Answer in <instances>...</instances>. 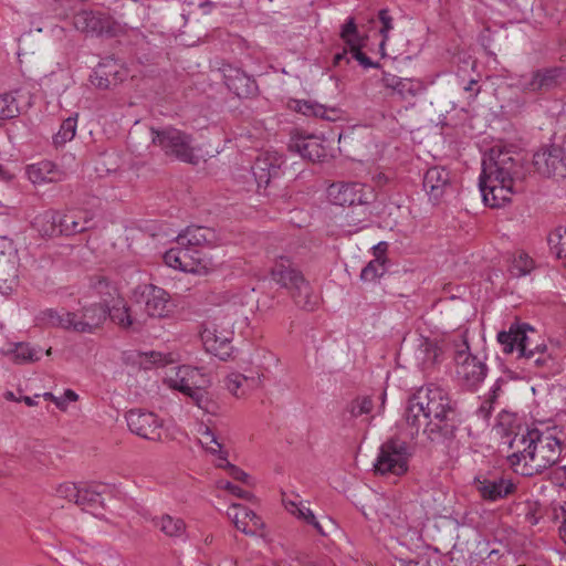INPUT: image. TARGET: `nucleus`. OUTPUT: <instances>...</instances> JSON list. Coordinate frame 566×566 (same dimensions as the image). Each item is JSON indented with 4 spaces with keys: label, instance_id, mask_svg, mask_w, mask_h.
Listing matches in <instances>:
<instances>
[{
    "label": "nucleus",
    "instance_id": "1",
    "mask_svg": "<svg viewBox=\"0 0 566 566\" xmlns=\"http://www.w3.org/2000/svg\"><path fill=\"white\" fill-rule=\"evenodd\" d=\"M405 418L411 436L418 434L423 426V433L432 443L453 440L462 423L457 402L434 384L419 388L409 398Z\"/></svg>",
    "mask_w": 566,
    "mask_h": 566
},
{
    "label": "nucleus",
    "instance_id": "2",
    "mask_svg": "<svg viewBox=\"0 0 566 566\" xmlns=\"http://www.w3.org/2000/svg\"><path fill=\"white\" fill-rule=\"evenodd\" d=\"M526 177L520 154L501 147H493L482 161L479 187L483 201L491 208H500L511 201L517 192V184Z\"/></svg>",
    "mask_w": 566,
    "mask_h": 566
},
{
    "label": "nucleus",
    "instance_id": "3",
    "mask_svg": "<svg viewBox=\"0 0 566 566\" xmlns=\"http://www.w3.org/2000/svg\"><path fill=\"white\" fill-rule=\"evenodd\" d=\"M515 443L523 446L509 457V462L514 471L524 476H532L555 464L562 452V442L555 436L554 429L545 431L538 428L527 430Z\"/></svg>",
    "mask_w": 566,
    "mask_h": 566
},
{
    "label": "nucleus",
    "instance_id": "4",
    "mask_svg": "<svg viewBox=\"0 0 566 566\" xmlns=\"http://www.w3.org/2000/svg\"><path fill=\"white\" fill-rule=\"evenodd\" d=\"M165 382L169 388L189 397L198 408L209 409L210 399L206 388L210 384V379L201 368L188 365L179 366L176 368L175 375L168 376Z\"/></svg>",
    "mask_w": 566,
    "mask_h": 566
},
{
    "label": "nucleus",
    "instance_id": "5",
    "mask_svg": "<svg viewBox=\"0 0 566 566\" xmlns=\"http://www.w3.org/2000/svg\"><path fill=\"white\" fill-rule=\"evenodd\" d=\"M151 143L168 157L196 165L198 156L195 154L191 135L175 127L150 128Z\"/></svg>",
    "mask_w": 566,
    "mask_h": 566
},
{
    "label": "nucleus",
    "instance_id": "6",
    "mask_svg": "<svg viewBox=\"0 0 566 566\" xmlns=\"http://www.w3.org/2000/svg\"><path fill=\"white\" fill-rule=\"evenodd\" d=\"M74 28L87 35L115 38L124 32L118 23L107 12L99 10H80L73 15Z\"/></svg>",
    "mask_w": 566,
    "mask_h": 566
},
{
    "label": "nucleus",
    "instance_id": "7",
    "mask_svg": "<svg viewBox=\"0 0 566 566\" xmlns=\"http://www.w3.org/2000/svg\"><path fill=\"white\" fill-rule=\"evenodd\" d=\"M410 450L407 442L391 438L380 447L378 457L374 464L375 472L381 475H402L408 471Z\"/></svg>",
    "mask_w": 566,
    "mask_h": 566
},
{
    "label": "nucleus",
    "instance_id": "8",
    "mask_svg": "<svg viewBox=\"0 0 566 566\" xmlns=\"http://www.w3.org/2000/svg\"><path fill=\"white\" fill-rule=\"evenodd\" d=\"M461 338L462 344L454 355L457 377L463 387L474 390L486 377L488 367L482 359L470 354L464 334H461Z\"/></svg>",
    "mask_w": 566,
    "mask_h": 566
},
{
    "label": "nucleus",
    "instance_id": "9",
    "mask_svg": "<svg viewBox=\"0 0 566 566\" xmlns=\"http://www.w3.org/2000/svg\"><path fill=\"white\" fill-rule=\"evenodd\" d=\"M527 332L535 334L534 328L528 324H521L517 322L511 324L507 331L500 332L497 334V342L502 346L503 353L511 354L514 350H517L520 357L531 360L536 356V353H538L541 348H547L544 344L533 346Z\"/></svg>",
    "mask_w": 566,
    "mask_h": 566
},
{
    "label": "nucleus",
    "instance_id": "10",
    "mask_svg": "<svg viewBox=\"0 0 566 566\" xmlns=\"http://www.w3.org/2000/svg\"><path fill=\"white\" fill-rule=\"evenodd\" d=\"M422 186L433 205L444 202L458 192L455 176L443 166L430 167L423 175Z\"/></svg>",
    "mask_w": 566,
    "mask_h": 566
},
{
    "label": "nucleus",
    "instance_id": "11",
    "mask_svg": "<svg viewBox=\"0 0 566 566\" xmlns=\"http://www.w3.org/2000/svg\"><path fill=\"white\" fill-rule=\"evenodd\" d=\"M327 197L333 205L354 208L360 205H371L376 195L370 187L359 182L338 181L327 188Z\"/></svg>",
    "mask_w": 566,
    "mask_h": 566
},
{
    "label": "nucleus",
    "instance_id": "12",
    "mask_svg": "<svg viewBox=\"0 0 566 566\" xmlns=\"http://www.w3.org/2000/svg\"><path fill=\"white\" fill-rule=\"evenodd\" d=\"M163 259L169 268L189 273H206L212 266L203 250H166Z\"/></svg>",
    "mask_w": 566,
    "mask_h": 566
},
{
    "label": "nucleus",
    "instance_id": "13",
    "mask_svg": "<svg viewBox=\"0 0 566 566\" xmlns=\"http://www.w3.org/2000/svg\"><path fill=\"white\" fill-rule=\"evenodd\" d=\"M533 166L543 177H566V151L556 145L545 146L533 156Z\"/></svg>",
    "mask_w": 566,
    "mask_h": 566
},
{
    "label": "nucleus",
    "instance_id": "14",
    "mask_svg": "<svg viewBox=\"0 0 566 566\" xmlns=\"http://www.w3.org/2000/svg\"><path fill=\"white\" fill-rule=\"evenodd\" d=\"M474 485L481 497L491 502L507 497L516 489L511 479L500 473H480L474 478Z\"/></svg>",
    "mask_w": 566,
    "mask_h": 566
},
{
    "label": "nucleus",
    "instance_id": "15",
    "mask_svg": "<svg viewBox=\"0 0 566 566\" xmlns=\"http://www.w3.org/2000/svg\"><path fill=\"white\" fill-rule=\"evenodd\" d=\"M566 82V69L552 66L536 70L531 77L521 80V87L526 93H546Z\"/></svg>",
    "mask_w": 566,
    "mask_h": 566
},
{
    "label": "nucleus",
    "instance_id": "16",
    "mask_svg": "<svg viewBox=\"0 0 566 566\" xmlns=\"http://www.w3.org/2000/svg\"><path fill=\"white\" fill-rule=\"evenodd\" d=\"M218 71L227 88L239 98H249L256 94L255 80L242 69L230 63H222Z\"/></svg>",
    "mask_w": 566,
    "mask_h": 566
},
{
    "label": "nucleus",
    "instance_id": "17",
    "mask_svg": "<svg viewBox=\"0 0 566 566\" xmlns=\"http://www.w3.org/2000/svg\"><path fill=\"white\" fill-rule=\"evenodd\" d=\"M129 430L140 438L157 441L161 438V420L150 411L132 409L126 413Z\"/></svg>",
    "mask_w": 566,
    "mask_h": 566
},
{
    "label": "nucleus",
    "instance_id": "18",
    "mask_svg": "<svg viewBox=\"0 0 566 566\" xmlns=\"http://www.w3.org/2000/svg\"><path fill=\"white\" fill-rule=\"evenodd\" d=\"M284 163L283 157L276 151H263L254 160L251 170L258 185V189L266 188L272 178H276Z\"/></svg>",
    "mask_w": 566,
    "mask_h": 566
},
{
    "label": "nucleus",
    "instance_id": "19",
    "mask_svg": "<svg viewBox=\"0 0 566 566\" xmlns=\"http://www.w3.org/2000/svg\"><path fill=\"white\" fill-rule=\"evenodd\" d=\"M271 277L286 290H291L295 286L304 287V276L294 266L290 258L284 255L276 256L275 263L271 269Z\"/></svg>",
    "mask_w": 566,
    "mask_h": 566
},
{
    "label": "nucleus",
    "instance_id": "20",
    "mask_svg": "<svg viewBox=\"0 0 566 566\" xmlns=\"http://www.w3.org/2000/svg\"><path fill=\"white\" fill-rule=\"evenodd\" d=\"M107 318V306L105 304H92L84 306L77 317L73 318V332L91 334L98 328Z\"/></svg>",
    "mask_w": 566,
    "mask_h": 566
},
{
    "label": "nucleus",
    "instance_id": "21",
    "mask_svg": "<svg viewBox=\"0 0 566 566\" xmlns=\"http://www.w3.org/2000/svg\"><path fill=\"white\" fill-rule=\"evenodd\" d=\"M227 514L234 526L245 535H256L263 527L262 520L253 511L241 504L232 503Z\"/></svg>",
    "mask_w": 566,
    "mask_h": 566
},
{
    "label": "nucleus",
    "instance_id": "22",
    "mask_svg": "<svg viewBox=\"0 0 566 566\" xmlns=\"http://www.w3.org/2000/svg\"><path fill=\"white\" fill-rule=\"evenodd\" d=\"M144 310L149 317H166L171 311L169 294L161 287L148 285L143 292Z\"/></svg>",
    "mask_w": 566,
    "mask_h": 566
},
{
    "label": "nucleus",
    "instance_id": "23",
    "mask_svg": "<svg viewBox=\"0 0 566 566\" xmlns=\"http://www.w3.org/2000/svg\"><path fill=\"white\" fill-rule=\"evenodd\" d=\"M381 82L386 88H390L405 101H411L424 91V86L419 81L401 78L386 72H384Z\"/></svg>",
    "mask_w": 566,
    "mask_h": 566
},
{
    "label": "nucleus",
    "instance_id": "24",
    "mask_svg": "<svg viewBox=\"0 0 566 566\" xmlns=\"http://www.w3.org/2000/svg\"><path fill=\"white\" fill-rule=\"evenodd\" d=\"M289 150L310 161H319L326 156L325 148L315 136H298L291 139Z\"/></svg>",
    "mask_w": 566,
    "mask_h": 566
},
{
    "label": "nucleus",
    "instance_id": "25",
    "mask_svg": "<svg viewBox=\"0 0 566 566\" xmlns=\"http://www.w3.org/2000/svg\"><path fill=\"white\" fill-rule=\"evenodd\" d=\"M216 239L214 230L206 227L190 226L180 232L175 241L181 248H201L210 245Z\"/></svg>",
    "mask_w": 566,
    "mask_h": 566
},
{
    "label": "nucleus",
    "instance_id": "26",
    "mask_svg": "<svg viewBox=\"0 0 566 566\" xmlns=\"http://www.w3.org/2000/svg\"><path fill=\"white\" fill-rule=\"evenodd\" d=\"M229 335V332L218 334L214 326H207L201 333V339L208 352L224 360L230 356L231 350Z\"/></svg>",
    "mask_w": 566,
    "mask_h": 566
},
{
    "label": "nucleus",
    "instance_id": "27",
    "mask_svg": "<svg viewBox=\"0 0 566 566\" xmlns=\"http://www.w3.org/2000/svg\"><path fill=\"white\" fill-rule=\"evenodd\" d=\"M29 180L34 185L44 182H59L63 180L64 172L61 171L55 164L49 160H42L27 167Z\"/></svg>",
    "mask_w": 566,
    "mask_h": 566
},
{
    "label": "nucleus",
    "instance_id": "28",
    "mask_svg": "<svg viewBox=\"0 0 566 566\" xmlns=\"http://www.w3.org/2000/svg\"><path fill=\"white\" fill-rule=\"evenodd\" d=\"M103 491L102 485H84L80 486L78 497L75 500V504L84 511H94L98 507H103Z\"/></svg>",
    "mask_w": 566,
    "mask_h": 566
},
{
    "label": "nucleus",
    "instance_id": "29",
    "mask_svg": "<svg viewBox=\"0 0 566 566\" xmlns=\"http://www.w3.org/2000/svg\"><path fill=\"white\" fill-rule=\"evenodd\" d=\"M261 384V376L247 377L240 373H232L226 378L227 389L235 397L244 396L249 390L259 387Z\"/></svg>",
    "mask_w": 566,
    "mask_h": 566
},
{
    "label": "nucleus",
    "instance_id": "30",
    "mask_svg": "<svg viewBox=\"0 0 566 566\" xmlns=\"http://www.w3.org/2000/svg\"><path fill=\"white\" fill-rule=\"evenodd\" d=\"M77 317V313L67 311H57L48 308L41 312L40 319L42 324L49 327H59L66 331H73V318Z\"/></svg>",
    "mask_w": 566,
    "mask_h": 566
},
{
    "label": "nucleus",
    "instance_id": "31",
    "mask_svg": "<svg viewBox=\"0 0 566 566\" xmlns=\"http://www.w3.org/2000/svg\"><path fill=\"white\" fill-rule=\"evenodd\" d=\"M107 315L111 319L123 328L139 327L143 321L133 316L130 308L126 306L123 300H117L112 307H107Z\"/></svg>",
    "mask_w": 566,
    "mask_h": 566
},
{
    "label": "nucleus",
    "instance_id": "32",
    "mask_svg": "<svg viewBox=\"0 0 566 566\" xmlns=\"http://www.w3.org/2000/svg\"><path fill=\"white\" fill-rule=\"evenodd\" d=\"M298 495L295 496V500H290L285 495H283L282 502L285 506L286 511L297 517L298 520L304 521L305 523L313 525L314 528L322 535H324L323 528L319 522L316 520L312 510L305 506L301 501H297Z\"/></svg>",
    "mask_w": 566,
    "mask_h": 566
},
{
    "label": "nucleus",
    "instance_id": "33",
    "mask_svg": "<svg viewBox=\"0 0 566 566\" xmlns=\"http://www.w3.org/2000/svg\"><path fill=\"white\" fill-rule=\"evenodd\" d=\"M371 214L370 205H358L348 209L344 216L343 227H347L348 233L356 232L364 228V223L369 220Z\"/></svg>",
    "mask_w": 566,
    "mask_h": 566
},
{
    "label": "nucleus",
    "instance_id": "34",
    "mask_svg": "<svg viewBox=\"0 0 566 566\" xmlns=\"http://www.w3.org/2000/svg\"><path fill=\"white\" fill-rule=\"evenodd\" d=\"M375 258L361 270L360 277L365 282L375 281L381 277L387 271L388 258L387 250H374Z\"/></svg>",
    "mask_w": 566,
    "mask_h": 566
},
{
    "label": "nucleus",
    "instance_id": "35",
    "mask_svg": "<svg viewBox=\"0 0 566 566\" xmlns=\"http://www.w3.org/2000/svg\"><path fill=\"white\" fill-rule=\"evenodd\" d=\"M154 525L159 528L166 536L180 537L186 532L184 520L168 514H164L153 520Z\"/></svg>",
    "mask_w": 566,
    "mask_h": 566
},
{
    "label": "nucleus",
    "instance_id": "36",
    "mask_svg": "<svg viewBox=\"0 0 566 566\" xmlns=\"http://www.w3.org/2000/svg\"><path fill=\"white\" fill-rule=\"evenodd\" d=\"M289 291L295 304L305 311L312 312L318 305V297L313 294L306 280L304 281V287L295 286Z\"/></svg>",
    "mask_w": 566,
    "mask_h": 566
},
{
    "label": "nucleus",
    "instance_id": "37",
    "mask_svg": "<svg viewBox=\"0 0 566 566\" xmlns=\"http://www.w3.org/2000/svg\"><path fill=\"white\" fill-rule=\"evenodd\" d=\"M535 262L525 250H516L512 256L510 272L513 276H524L533 271Z\"/></svg>",
    "mask_w": 566,
    "mask_h": 566
},
{
    "label": "nucleus",
    "instance_id": "38",
    "mask_svg": "<svg viewBox=\"0 0 566 566\" xmlns=\"http://www.w3.org/2000/svg\"><path fill=\"white\" fill-rule=\"evenodd\" d=\"M76 214H72V211L66 213L52 212L50 216V221L54 227L59 228L60 233L65 235H71L78 233Z\"/></svg>",
    "mask_w": 566,
    "mask_h": 566
},
{
    "label": "nucleus",
    "instance_id": "39",
    "mask_svg": "<svg viewBox=\"0 0 566 566\" xmlns=\"http://www.w3.org/2000/svg\"><path fill=\"white\" fill-rule=\"evenodd\" d=\"M199 434V441L202 444V447L206 448L207 451L211 453H218L219 457L227 454V452L222 450V443L219 441L217 434L212 429L205 426L200 428Z\"/></svg>",
    "mask_w": 566,
    "mask_h": 566
},
{
    "label": "nucleus",
    "instance_id": "40",
    "mask_svg": "<svg viewBox=\"0 0 566 566\" xmlns=\"http://www.w3.org/2000/svg\"><path fill=\"white\" fill-rule=\"evenodd\" d=\"M36 348L31 347L28 343H17L11 350L13 360L18 364L33 363L40 359Z\"/></svg>",
    "mask_w": 566,
    "mask_h": 566
},
{
    "label": "nucleus",
    "instance_id": "41",
    "mask_svg": "<svg viewBox=\"0 0 566 566\" xmlns=\"http://www.w3.org/2000/svg\"><path fill=\"white\" fill-rule=\"evenodd\" d=\"M20 108L15 97L10 93L0 95V120H7L18 117Z\"/></svg>",
    "mask_w": 566,
    "mask_h": 566
},
{
    "label": "nucleus",
    "instance_id": "42",
    "mask_svg": "<svg viewBox=\"0 0 566 566\" xmlns=\"http://www.w3.org/2000/svg\"><path fill=\"white\" fill-rule=\"evenodd\" d=\"M76 127H77V114L73 117H69V118L64 119L60 127V130L54 136V144L63 145L67 142H71L76 134Z\"/></svg>",
    "mask_w": 566,
    "mask_h": 566
},
{
    "label": "nucleus",
    "instance_id": "43",
    "mask_svg": "<svg viewBox=\"0 0 566 566\" xmlns=\"http://www.w3.org/2000/svg\"><path fill=\"white\" fill-rule=\"evenodd\" d=\"M295 111L305 116L331 118L325 106L310 101H295Z\"/></svg>",
    "mask_w": 566,
    "mask_h": 566
},
{
    "label": "nucleus",
    "instance_id": "44",
    "mask_svg": "<svg viewBox=\"0 0 566 566\" xmlns=\"http://www.w3.org/2000/svg\"><path fill=\"white\" fill-rule=\"evenodd\" d=\"M139 364L144 366V368H150L153 365H166L171 361V359L159 352H149V353H140L139 355Z\"/></svg>",
    "mask_w": 566,
    "mask_h": 566
},
{
    "label": "nucleus",
    "instance_id": "45",
    "mask_svg": "<svg viewBox=\"0 0 566 566\" xmlns=\"http://www.w3.org/2000/svg\"><path fill=\"white\" fill-rule=\"evenodd\" d=\"M497 390H500L499 381L494 384V386L491 389V396L490 398L485 399L481 402L480 407L476 409L478 417L488 420L491 416L492 409H493V402L496 398Z\"/></svg>",
    "mask_w": 566,
    "mask_h": 566
},
{
    "label": "nucleus",
    "instance_id": "46",
    "mask_svg": "<svg viewBox=\"0 0 566 566\" xmlns=\"http://www.w3.org/2000/svg\"><path fill=\"white\" fill-rule=\"evenodd\" d=\"M218 467L220 468H226L229 472V474L234 479V480H238V481H242L247 484L250 483L249 479V474H247L245 472H243L241 469H239L238 467L231 464L228 460H227V454L224 455H220L219 457V463H218Z\"/></svg>",
    "mask_w": 566,
    "mask_h": 566
},
{
    "label": "nucleus",
    "instance_id": "47",
    "mask_svg": "<svg viewBox=\"0 0 566 566\" xmlns=\"http://www.w3.org/2000/svg\"><path fill=\"white\" fill-rule=\"evenodd\" d=\"M373 409V400L369 397H363L350 403L349 411L355 418L369 413Z\"/></svg>",
    "mask_w": 566,
    "mask_h": 566
},
{
    "label": "nucleus",
    "instance_id": "48",
    "mask_svg": "<svg viewBox=\"0 0 566 566\" xmlns=\"http://www.w3.org/2000/svg\"><path fill=\"white\" fill-rule=\"evenodd\" d=\"M217 488L220 490H226L230 494H232L239 499H243V500H248V501H251L253 499V494L251 492L244 491L240 486L234 485L233 483L226 481V480H219L217 482Z\"/></svg>",
    "mask_w": 566,
    "mask_h": 566
},
{
    "label": "nucleus",
    "instance_id": "49",
    "mask_svg": "<svg viewBox=\"0 0 566 566\" xmlns=\"http://www.w3.org/2000/svg\"><path fill=\"white\" fill-rule=\"evenodd\" d=\"M340 36L348 46L358 43L357 27L354 18H349L344 24Z\"/></svg>",
    "mask_w": 566,
    "mask_h": 566
},
{
    "label": "nucleus",
    "instance_id": "50",
    "mask_svg": "<svg viewBox=\"0 0 566 566\" xmlns=\"http://www.w3.org/2000/svg\"><path fill=\"white\" fill-rule=\"evenodd\" d=\"M78 490L80 486H77L74 483L66 482L62 483L56 488V495L61 499H65L70 502H74L78 497Z\"/></svg>",
    "mask_w": 566,
    "mask_h": 566
},
{
    "label": "nucleus",
    "instance_id": "51",
    "mask_svg": "<svg viewBox=\"0 0 566 566\" xmlns=\"http://www.w3.org/2000/svg\"><path fill=\"white\" fill-rule=\"evenodd\" d=\"M547 244L549 248L566 247V227H557L547 235Z\"/></svg>",
    "mask_w": 566,
    "mask_h": 566
},
{
    "label": "nucleus",
    "instance_id": "52",
    "mask_svg": "<svg viewBox=\"0 0 566 566\" xmlns=\"http://www.w3.org/2000/svg\"><path fill=\"white\" fill-rule=\"evenodd\" d=\"M349 52L352 53L353 59L358 61V63L365 67H377L378 63H374L364 52L360 51L359 42L349 46Z\"/></svg>",
    "mask_w": 566,
    "mask_h": 566
},
{
    "label": "nucleus",
    "instance_id": "53",
    "mask_svg": "<svg viewBox=\"0 0 566 566\" xmlns=\"http://www.w3.org/2000/svg\"><path fill=\"white\" fill-rule=\"evenodd\" d=\"M72 214L76 216H84V217H77V224L76 228L78 229V232H83L85 230H88L93 227V213L87 210H72Z\"/></svg>",
    "mask_w": 566,
    "mask_h": 566
},
{
    "label": "nucleus",
    "instance_id": "54",
    "mask_svg": "<svg viewBox=\"0 0 566 566\" xmlns=\"http://www.w3.org/2000/svg\"><path fill=\"white\" fill-rule=\"evenodd\" d=\"M91 82L94 86L102 90H107L112 85L111 80L102 69H98L94 72V75L91 77Z\"/></svg>",
    "mask_w": 566,
    "mask_h": 566
},
{
    "label": "nucleus",
    "instance_id": "55",
    "mask_svg": "<svg viewBox=\"0 0 566 566\" xmlns=\"http://www.w3.org/2000/svg\"><path fill=\"white\" fill-rule=\"evenodd\" d=\"M554 518H562V524L559 526V536L564 543H566V507L563 505L553 507Z\"/></svg>",
    "mask_w": 566,
    "mask_h": 566
},
{
    "label": "nucleus",
    "instance_id": "56",
    "mask_svg": "<svg viewBox=\"0 0 566 566\" xmlns=\"http://www.w3.org/2000/svg\"><path fill=\"white\" fill-rule=\"evenodd\" d=\"M378 19L382 24L380 33L385 41L388 36V32L392 29V18L389 15V11L387 9H381L378 13Z\"/></svg>",
    "mask_w": 566,
    "mask_h": 566
},
{
    "label": "nucleus",
    "instance_id": "57",
    "mask_svg": "<svg viewBox=\"0 0 566 566\" xmlns=\"http://www.w3.org/2000/svg\"><path fill=\"white\" fill-rule=\"evenodd\" d=\"M93 287L101 295L109 294L111 295V286L108 281L105 277H98L97 281L93 284Z\"/></svg>",
    "mask_w": 566,
    "mask_h": 566
},
{
    "label": "nucleus",
    "instance_id": "58",
    "mask_svg": "<svg viewBox=\"0 0 566 566\" xmlns=\"http://www.w3.org/2000/svg\"><path fill=\"white\" fill-rule=\"evenodd\" d=\"M545 352L546 349L541 348L539 352L536 353V356H534V358L531 359L534 363V365L542 367L547 364V361L549 360V356L546 355Z\"/></svg>",
    "mask_w": 566,
    "mask_h": 566
},
{
    "label": "nucleus",
    "instance_id": "59",
    "mask_svg": "<svg viewBox=\"0 0 566 566\" xmlns=\"http://www.w3.org/2000/svg\"><path fill=\"white\" fill-rule=\"evenodd\" d=\"M43 397L46 400L53 401L56 405V407L61 410H64L66 408L65 400L62 397H55L52 392H45Z\"/></svg>",
    "mask_w": 566,
    "mask_h": 566
},
{
    "label": "nucleus",
    "instance_id": "60",
    "mask_svg": "<svg viewBox=\"0 0 566 566\" xmlns=\"http://www.w3.org/2000/svg\"><path fill=\"white\" fill-rule=\"evenodd\" d=\"M554 476L562 486L566 488V465L556 469V471L554 472Z\"/></svg>",
    "mask_w": 566,
    "mask_h": 566
},
{
    "label": "nucleus",
    "instance_id": "61",
    "mask_svg": "<svg viewBox=\"0 0 566 566\" xmlns=\"http://www.w3.org/2000/svg\"><path fill=\"white\" fill-rule=\"evenodd\" d=\"M464 91L470 92L471 97H475L480 92V87L478 86V81H475V80L469 81L468 85L464 86Z\"/></svg>",
    "mask_w": 566,
    "mask_h": 566
},
{
    "label": "nucleus",
    "instance_id": "62",
    "mask_svg": "<svg viewBox=\"0 0 566 566\" xmlns=\"http://www.w3.org/2000/svg\"><path fill=\"white\" fill-rule=\"evenodd\" d=\"M347 53H348V51L345 49L343 52L335 54V56L333 59L334 65H340V63L343 61H345L346 63H349V57L347 56Z\"/></svg>",
    "mask_w": 566,
    "mask_h": 566
},
{
    "label": "nucleus",
    "instance_id": "63",
    "mask_svg": "<svg viewBox=\"0 0 566 566\" xmlns=\"http://www.w3.org/2000/svg\"><path fill=\"white\" fill-rule=\"evenodd\" d=\"M62 398H64L65 403L67 405V401H76L77 395L73 390L66 389Z\"/></svg>",
    "mask_w": 566,
    "mask_h": 566
},
{
    "label": "nucleus",
    "instance_id": "64",
    "mask_svg": "<svg viewBox=\"0 0 566 566\" xmlns=\"http://www.w3.org/2000/svg\"><path fill=\"white\" fill-rule=\"evenodd\" d=\"M36 397H38V396H35L34 398L25 396V397H23V401H24L28 406L32 407V406H35V405H36V401H35V398H36Z\"/></svg>",
    "mask_w": 566,
    "mask_h": 566
}]
</instances>
